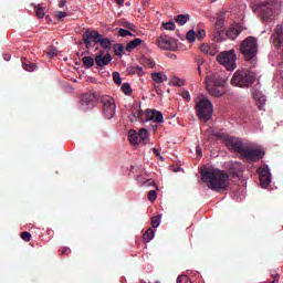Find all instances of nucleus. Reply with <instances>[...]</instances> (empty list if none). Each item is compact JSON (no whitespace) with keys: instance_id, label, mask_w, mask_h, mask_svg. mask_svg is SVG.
Here are the masks:
<instances>
[{"instance_id":"obj_57","label":"nucleus","mask_w":283,"mask_h":283,"mask_svg":"<svg viewBox=\"0 0 283 283\" xmlns=\"http://www.w3.org/2000/svg\"><path fill=\"white\" fill-rule=\"evenodd\" d=\"M196 151L198 156H202V148H200V146H197Z\"/></svg>"},{"instance_id":"obj_24","label":"nucleus","mask_w":283,"mask_h":283,"mask_svg":"<svg viewBox=\"0 0 283 283\" xmlns=\"http://www.w3.org/2000/svg\"><path fill=\"white\" fill-rule=\"evenodd\" d=\"M128 140L132 145H139L140 139L138 137V133L136 130L128 132Z\"/></svg>"},{"instance_id":"obj_12","label":"nucleus","mask_w":283,"mask_h":283,"mask_svg":"<svg viewBox=\"0 0 283 283\" xmlns=\"http://www.w3.org/2000/svg\"><path fill=\"white\" fill-rule=\"evenodd\" d=\"M157 45L161 50H176V41H174L171 36L165 34L157 39Z\"/></svg>"},{"instance_id":"obj_10","label":"nucleus","mask_w":283,"mask_h":283,"mask_svg":"<svg viewBox=\"0 0 283 283\" xmlns=\"http://www.w3.org/2000/svg\"><path fill=\"white\" fill-rule=\"evenodd\" d=\"M98 102V94L96 93H86L82 96L80 105L83 109H92Z\"/></svg>"},{"instance_id":"obj_15","label":"nucleus","mask_w":283,"mask_h":283,"mask_svg":"<svg viewBox=\"0 0 283 283\" xmlns=\"http://www.w3.org/2000/svg\"><path fill=\"white\" fill-rule=\"evenodd\" d=\"M258 174L261 187L266 189L271 185V172L266 168H259Z\"/></svg>"},{"instance_id":"obj_61","label":"nucleus","mask_w":283,"mask_h":283,"mask_svg":"<svg viewBox=\"0 0 283 283\" xmlns=\"http://www.w3.org/2000/svg\"><path fill=\"white\" fill-rule=\"evenodd\" d=\"M198 72H199V74H202V66H198Z\"/></svg>"},{"instance_id":"obj_23","label":"nucleus","mask_w":283,"mask_h":283,"mask_svg":"<svg viewBox=\"0 0 283 283\" xmlns=\"http://www.w3.org/2000/svg\"><path fill=\"white\" fill-rule=\"evenodd\" d=\"M143 44V40H140L139 38L134 39L133 41L128 42L126 45V52H132V50H136V48H138V45Z\"/></svg>"},{"instance_id":"obj_21","label":"nucleus","mask_w":283,"mask_h":283,"mask_svg":"<svg viewBox=\"0 0 283 283\" xmlns=\"http://www.w3.org/2000/svg\"><path fill=\"white\" fill-rule=\"evenodd\" d=\"M219 86H213L211 84H206V90L210 94V96H216L220 98L222 96V90L218 88Z\"/></svg>"},{"instance_id":"obj_19","label":"nucleus","mask_w":283,"mask_h":283,"mask_svg":"<svg viewBox=\"0 0 283 283\" xmlns=\"http://www.w3.org/2000/svg\"><path fill=\"white\" fill-rule=\"evenodd\" d=\"M200 51L203 54H208L209 56H216V54H218V50L216 49V44H202L200 46Z\"/></svg>"},{"instance_id":"obj_22","label":"nucleus","mask_w":283,"mask_h":283,"mask_svg":"<svg viewBox=\"0 0 283 283\" xmlns=\"http://www.w3.org/2000/svg\"><path fill=\"white\" fill-rule=\"evenodd\" d=\"M97 43L104 50H111L112 49V40H109L108 38H103L102 35H99V39L97 40Z\"/></svg>"},{"instance_id":"obj_41","label":"nucleus","mask_w":283,"mask_h":283,"mask_svg":"<svg viewBox=\"0 0 283 283\" xmlns=\"http://www.w3.org/2000/svg\"><path fill=\"white\" fill-rule=\"evenodd\" d=\"M46 54L48 56H50V59H53V56H56L59 54V50H56V48L51 46L46 50Z\"/></svg>"},{"instance_id":"obj_55","label":"nucleus","mask_w":283,"mask_h":283,"mask_svg":"<svg viewBox=\"0 0 283 283\" xmlns=\"http://www.w3.org/2000/svg\"><path fill=\"white\" fill-rule=\"evenodd\" d=\"M196 63H197L198 66H202L203 63H205V60L202 57H197Z\"/></svg>"},{"instance_id":"obj_49","label":"nucleus","mask_w":283,"mask_h":283,"mask_svg":"<svg viewBox=\"0 0 283 283\" xmlns=\"http://www.w3.org/2000/svg\"><path fill=\"white\" fill-rule=\"evenodd\" d=\"M163 27L165 30H170V31L176 30V23L174 22H166L163 24Z\"/></svg>"},{"instance_id":"obj_7","label":"nucleus","mask_w":283,"mask_h":283,"mask_svg":"<svg viewBox=\"0 0 283 283\" xmlns=\"http://www.w3.org/2000/svg\"><path fill=\"white\" fill-rule=\"evenodd\" d=\"M221 140L226 145L229 151H234V154H241L244 148V143L239 137H233L230 135H221Z\"/></svg>"},{"instance_id":"obj_46","label":"nucleus","mask_w":283,"mask_h":283,"mask_svg":"<svg viewBox=\"0 0 283 283\" xmlns=\"http://www.w3.org/2000/svg\"><path fill=\"white\" fill-rule=\"evenodd\" d=\"M113 81L116 83V85H120V83H123L119 72H113Z\"/></svg>"},{"instance_id":"obj_33","label":"nucleus","mask_w":283,"mask_h":283,"mask_svg":"<svg viewBox=\"0 0 283 283\" xmlns=\"http://www.w3.org/2000/svg\"><path fill=\"white\" fill-rule=\"evenodd\" d=\"M176 23H178L179 25H185V23H187V21H189V14H178L175 18Z\"/></svg>"},{"instance_id":"obj_39","label":"nucleus","mask_w":283,"mask_h":283,"mask_svg":"<svg viewBox=\"0 0 283 283\" xmlns=\"http://www.w3.org/2000/svg\"><path fill=\"white\" fill-rule=\"evenodd\" d=\"M114 51L116 56H120L123 52H125V46H123V44H116Z\"/></svg>"},{"instance_id":"obj_31","label":"nucleus","mask_w":283,"mask_h":283,"mask_svg":"<svg viewBox=\"0 0 283 283\" xmlns=\"http://www.w3.org/2000/svg\"><path fill=\"white\" fill-rule=\"evenodd\" d=\"M119 25H122V28H126V30H130V32H136V24L132 23V22H127L125 20H120Z\"/></svg>"},{"instance_id":"obj_11","label":"nucleus","mask_w":283,"mask_h":283,"mask_svg":"<svg viewBox=\"0 0 283 283\" xmlns=\"http://www.w3.org/2000/svg\"><path fill=\"white\" fill-rule=\"evenodd\" d=\"M82 39L84 41L85 48L90 50L92 48V42L95 44H98V39H101V33L98 31L93 30V31H85L82 35Z\"/></svg>"},{"instance_id":"obj_2","label":"nucleus","mask_w":283,"mask_h":283,"mask_svg":"<svg viewBox=\"0 0 283 283\" xmlns=\"http://www.w3.org/2000/svg\"><path fill=\"white\" fill-rule=\"evenodd\" d=\"M255 83V72L251 70H238L231 78V85L235 87H249Z\"/></svg>"},{"instance_id":"obj_17","label":"nucleus","mask_w":283,"mask_h":283,"mask_svg":"<svg viewBox=\"0 0 283 283\" xmlns=\"http://www.w3.org/2000/svg\"><path fill=\"white\" fill-rule=\"evenodd\" d=\"M224 83H227V78L220 75H213L207 78L206 84L212 85L214 87H224Z\"/></svg>"},{"instance_id":"obj_53","label":"nucleus","mask_w":283,"mask_h":283,"mask_svg":"<svg viewBox=\"0 0 283 283\" xmlns=\"http://www.w3.org/2000/svg\"><path fill=\"white\" fill-rule=\"evenodd\" d=\"M181 96H182V98H185V101H191V95L189 94L188 91H184L181 93Z\"/></svg>"},{"instance_id":"obj_9","label":"nucleus","mask_w":283,"mask_h":283,"mask_svg":"<svg viewBox=\"0 0 283 283\" xmlns=\"http://www.w3.org/2000/svg\"><path fill=\"white\" fill-rule=\"evenodd\" d=\"M260 11L262 21H272L273 19V3L271 2H260L253 7V11Z\"/></svg>"},{"instance_id":"obj_40","label":"nucleus","mask_w":283,"mask_h":283,"mask_svg":"<svg viewBox=\"0 0 283 283\" xmlns=\"http://www.w3.org/2000/svg\"><path fill=\"white\" fill-rule=\"evenodd\" d=\"M186 39L190 43H193V41H196V31H193V30L188 31L186 34Z\"/></svg>"},{"instance_id":"obj_8","label":"nucleus","mask_w":283,"mask_h":283,"mask_svg":"<svg viewBox=\"0 0 283 283\" xmlns=\"http://www.w3.org/2000/svg\"><path fill=\"white\" fill-rule=\"evenodd\" d=\"M101 101L105 118H107V120H112V118H114V115L116 114V102L114 101V97L109 95H104L102 96Z\"/></svg>"},{"instance_id":"obj_35","label":"nucleus","mask_w":283,"mask_h":283,"mask_svg":"<svg viewBox=\"0 0 283 283\" xmlns=\"http://www.w3.org/2000/svg\"><path fill=\"white\" fill-rule=\"evenodd\" d=\"M130 74H137L138 76H145V71L142 69V66H133L129 71Z\"/></svg>"},{"instance_id":"obj_42","label":"nucleus","mask_w":283,"mask_h":283,"mask_svg":"<svg viewBox=\"0 0 283 283\" xmlns=\"http://www.w3.org/2000/svg\"><path fill=\"white\" fill-rule=\"evenodd\" d=\"M171 84L175 87H182V85H185V81L180 80L179 77H172Z\"/></svg>"},{"instance_id":"obj_3","label":"nucleus","mask_w":283,"mask_h":283,"mask_svg":"<svg viewBox=\"0 0 283 283\" xmlns=\"http://www.w3.org/2000/svg\"><path fill=\"white\" fill-rule=\"evenodd\" d=\"M239 50L244 56L245 61L253 63L258 56V39L253 36L245 38L241 42Z\"/></svg>"},{"instance_id":"obj_25","label":"nucleus","mask_w":283,"mask_h":283,"mask_svg":"<svg viewBox=\"0 0 283 283\" xmlns=\"http://www.w3.org/2000/svg\"><path fill=\"white\" fill-rule=\"evenodd\" d=\"M22 67L25 72H34L36 70V64L28 61L27 59L22 60Z\"/></svg>"},{"instance_id":"obj_4","label":"nucleus","mask_w":283,"mask_h":283,"mask_svg":"<svg viewBox=\"0 0 283 283\" xmlns=\"http://www.w3.org/2000/svg\"><path fill=\"white\" fill-rule=\"evenodd\" d=\"M217 61L220 63V65H223L226 70L229 72H233L235 67H238V64L235 61H238V55H235V50L230 51H223L219 55H217Z\"/></svg>"},{"instance_id":"obj_13","label":"nucleus","mask_w":283,"mask_h":283,"mask_svg":"<svg viewBox=\"0 0 283 283\" xmlns=\"http://www.w3.org/2000/svg\"><path fill=\"white\" fill-rule=\"evenodd\" d=\"M270 41L274 45V48L276 50H280V48L283 49V31H282V25H277L275 28V31L272 34Z\"/></svg>"},{"instance_id":"obj_28","label":"nucleus","mask_w":283,"mask_h":283,"mask_svg":"<svg viewBox=\"0 0 283 283\" xmlns=\"http://www.w3.org/2000/svg\"><path fill=\"white\" fill-rule=\"evenodd\" d=\"M151 78L155 83H165V81H167V75L160 72L153 73Z\"/></svg>"},{"instance_id":"obj_58","label":"nucleus","mask_w":283,"mask_h":283,"mask_svg":"<svg viewBox=\"0 0 283 283\" xmlns=\"http://www.w3.org/2000/svg\"><path fill=\"white\" fill-rule=\"evenodd\" d=\"M150 129H151V132H157V129H158V125H150Z\"/></svg>"},{"instance_id":"obj_27","label":"nucleus","mask_w":283,"mask_h":283,"mask_svg":"<svg viewBox=\"0 0 283 283\" xmlns=\"http://www.w3.org/2000/svg\"><path fill=\"white\" fill-rule=\"evenodd\" d=\"M211 36H212L213 41H217V43H219L220 41H222L224 39V31L213 29Z\"/></svg>"},{"instance_id":"obj_30","label":"nucleus","mask_w":283,"mask_h":283,"mask_svg":"<svg viewBox=\"0 0 283 283\" xmlns=\"http://www.w3.org/2000/svg\"><path fill=\"white\" fill-rule=\"evenodd\" d=\"M82 63L85 65V67H94V63H96L95 57L92 56H84L82 59Z\"/></svg>"},{"instance_id":"obj_26","label":"nucleus","mask_w":283,"mask_h":283,"mask_svg":"<svg viewBox=\"0 0 283 283\" xmlns=\"http://www.w3.org/2000/svg\"><path fill=\"white\" fill-rule=\"evenodd\" d=\"M226 36H228V39H230L231 41H235V39L240 36V30L235 28L229 29L228 31H226Z\"/></svg>"},{"instance_id":"obj_20","label":"nucleus","mask_w":283,"mask_h":283,"mask_svg":"<svg viewBox=\"0 0 283 283\" xmlns=\"http://www.w3.org/2000/svg\"><path fill=\"white\" fill-rule=\"evenodd\" d=\"M252 96L254 101L258 103L259 109H262V105L266 103V96L262 95V92L258 90L253 91Z\"/></svg>"},{"instance_id":"obj_45","label":"nucleus","mask_w":283,"mask_h":283,"mask_svg":"<svg viewBox=\"0 0 283 283\" xmlns=\"http://www.w3.org/2000/svg\"><path fill=\"white\" fill-rule=\"evenodd\" d=\"M118 35L119 36H136L134 33H132L130 31L126 30V29H119L118 30Z\"/></svg>"},{"instance_id":"obj_29","label":"nucleus","mask_w":283,"mask_h":283,"mask_svg":"<svg viewBox=\"0 0 283 283\" xmlns=\"http://www.w3.org/2000/svg\"><path fill=\"white\" fill-rule=\"evenodd\" d=\"M154 235H156V231L151 228H148L143 238L146 242H151L154 240Z\"/></svg>"},{"instance_id":"obj_43","label":"nucleus","mask_w":283,"mask_h":283,"mask_svg":"<svg viewBox=\"0 0 283 283\" xmlns=\"http://www.w3.org/2000/svg\"><path fill=\"white\" fill-rule=\"evenodd\" d=\"M122 92H124L126 96H129L132 94V86L128 83H124L122 85Z\"/></svg>"},{"instance_id":"obj_36","label":"nucleus","mask_w":283,"mask_h":283,"mask_svg":"<svg viewBox=\"0 0 283 283\" xmlns=\"http://www.w3.org/2000/svg\"><path fill=\"white\" fill-rule=\"evenodd\" d=\"M137 136L139 138V143H143V140H147V136H149V133L147 132V129L140 128Z\"/></svg>"},{"instance_id":"obj_48","label":"nucleus","mask_w":283,"mask_h":283,"mask_svg":"<svg viewBox=\"0 0 283 283\" xmlns=\"http://www.w3.org/2000/svg\"><path fill=\"white\" fill-rule=\"evenodd\" d=\"M177 283H191L188 275H179L177 277Z\"/></svg>"},{"instance_id":"obj_32","label":"nucleus","mask_w":283,"mask_h":283,"mask_svg":"<svg viewBox=\"0 0 283 283\" xmlns=\"http://www.w3.org/2000/svg\"><path fill=\"white\" fill-rule=\"evenodd\" d=\"M213 30L224 31V15H219Z\"/></svg>"},{"instance_id":"obj_54","label":"nucleus","mask_w":283,"mask_h":283,"mask_svg":"<svg viewBox=\"0 0 283 283\" xmlns=\"http://www.w3.org/2000/svg\"><path fill=\"white\" fill-rule=\"evenodd\" d=\"M153 153L155 154V156H157V158L164 160L163 156H160V150H158V148H153Z\"/></svg>"},{"instance_id":"obj_37","label":"nucleus","mask_w":283,"mask_h":283,"mask_svg":"<svg viewBox=\"0 0 283 283\" xmlns=\"http://www.w3.org/2000/svg\"><path fill=\"white\" fill-rule=\"evenodd\" d=\"M34 8H35V15L38 17V19H43V17H45V11L43 10V7L38 4Z\"/></svg>"},{"instance_id":"obj_6","label":"nucleus","mask_w":283,"mask_h":283,"mask_svg":"<svg viewBox=\"0 0 283 283\" xmlns=\"http://www.w3.org/2000/svg\"><path fill=\"white\" fill-rule=\"evenodd\" d=\"M196 112L200 120L207 123V120H209L213 114V104H211V101L202 98L197 103Z\"/></svg>"},{"instance_id":"obj_47","label":"nucleus","mask_w":283,"mask_h":283,"mask_svg":"<svg viewBox=\"0 0 283 283\" xmlns=\"http://www.w3.org/2000/svg\"><path fill=\"white\" fill-rule=\"evenodd\" d=\"M20 237L24 240V242H30V240H32V234L28 231L21 232Z\"/></svg>"},{"instance_id":"obj_5","label":"nucleus","mask_w":283,"mask_h":283,"mask_svg":"<svg viewBox=\"0 0 283 283\" xmlns=\"http://www.w3.org/2000/svg\"><path fill=\"white\" fill-rule=\"evenodd\" d=\"M264 150L258 147L243 146L240 158L245 160V163H258V160H262L264 158Z\"/></svg>"},{"instance_id":"obj_38","label":"nucleus","mask_w":283,"mask_h":283,"mask_svg":"<svg viewBox=\"0 0 283 283\" xmlns=\"http://www.w3.org/2000/svg\"><path fill=\"white\" fill-rule=\"evenodd\" d=\"M153 229H158L160 227V216L153 217L150 220Z\"/></svg>"},{"instance_id":"obj_59","label":"nucleus","mask_w":283,"mask_h":283,"mask_svg":"<svg viewBox=\"0 0 283 283\" xmlns=\"http://www.w3.org/2000/svg\"><path fill=\"white\" fill-rule=\"evenodd\" d=\"M115 3H117V6H123L125 3V0H115Z\"/></svg>"},{"instance_id":"obj_50","label":"nucleus","mask_w":283,"mask_h":283,"mask_svg":"<svg viewBox=\"0 0 283 283\" xmlns=\"http://www.w3.org/2000/svg\"><path fill=\"white\" fill-rule=\"evenodd\" d=\"M195 36L199 40H202L203 36H207V31L205 30H198L197 33H195Z\"/></svg>"},{"instance_id":"obj_18","label":"nucleus","mask_w":283,"mask_h":283,"mask_svg":"<svg viewBox=\"0 0 283 283\" xmlns=\"http://www.w3.org/2000/svg\"><path fill=\"white\" fill-rule=\"evenodd\" d=\"M143 116H145V113H143V109H140L139 106H135L132 108V115L128 117L130 123H136V120H139L143 123Z\"/></svg>"},{"instance_id":"obj_52","label":"nucleus","mask_w":283,"mask_h":283,"mask_svg":"<svg viewBox=\"0 0 283 283\" xmlns=\"http://www.w3.org/2000/svg\"><path fill=\"white\" fill-rule=\"evenodd\" d=\"M60 252L61 255H70L72 253V250H70V248H62Z\"/></svg>"},{"instance_id":"obj_16","label":"nucleus","mask_w":283,"mask_h":283,"mask_svg":"<svg viewBox=\"0 0 283 283\" xmlns=\"http://www.w3.org/2000/svg\"><path fill=\"white\" fill-rule=\"evenodd\" d=\"M146 120H151L153 123H165V117L163 113L156 109H146Z\"/></svg>"},{"instance_id":"obj_14","label":"nucleus","mask_w":283,"mask_h":283,"mask_svg":"<svg viewBox=\"0 0 283 283\" xmlns=\"http://www.w3.org/2000/svg\"><path fill=\"white\" fill-rule=\"evenodd\" d=\"M109 63H112V54H105V51L103 50L95 54V64L97 67H105L106 65H109Z\"/></svg>"},{"instance_id":"obj_62","label":"nucleus","mask_w":283,"mask_h":283,"mask_svg":"<svg viewBox=\"0 0 283 283\" xmlns=\"http://www.w3.org/2000/svg\"><path fill=\"white\" fill-rule=\"evenodd\" d=\"M10 57V55H7L4 59H6V61H8V59Z\"/></svg>"},{"instance_id":"obj_1","label":"nucleus","mask_w":283,"mask_h":283,"mask_svg":"<svg viewBox=\"0 0 283 283\" xmlns=\"http://www.w3.org/2000/svg\"><path fill=\"white\" fill-rule=\"evenodd\" d=\"M202 182L208 184L212 191H227L229 189V174L218 168L207 167L200 170Z\"/></svg>"},{"instance_id":"obj_56","label":"nucleus","mask_w":283,"mask_h":283,"mask_svg":"<svg viewBox=\"0 0 283 283\" xmlns=\"http://www.w3.org/2000/svg\"><path fill=\"white\" fill-rule=\"evenodd\" d=\"M66 3H67V0H60L59 8H65Z\"/></svg>"},{"instance_id":"obj_63","label":"nucleus","mask_w":283,"mask_h":283,"mask_svg":"<svg viewBox=\"0 0 283 283\" xmlns=\"http://www.w3.org/2000/svg\"><path fill=\"white\" fill-rule=\"evenodd\" d=\"M216 1H218V0H212L213 3H216Z\"/></svg>"},{"instance_id":"obj_60","label":"nucleus","mask_w":283,"mask_h":283,"mask_svg":"<svg viewBox=\"0 0 283 283\" xmlns=\"http://www.w3.org/2000/svg\"><path fill=\"white\" fill-rule=\"evenodd\" d=\"M271 277H273V280H279L280 275H277V274H271Z\"/></svg>"},{"instance_id":"obj_44","label":"nucleus","mask_w":283,"mask_h":283,"mask_svg":"<svg viewBox=\"0 0 283 283\" xmlns=\"http://www.w3.org/2000/svg\"><path fill=\"white\" fill-rule=\"evenodd\" d=\"M147 198L150 202H156V199L158 198V192H156V190H150L148 191Z\"/></svg>"},{"instance_id":"obj_34","label":"nucleus","mask_w":283,"mask_h":283,"mask_svg":"<svg viewBox=\"0 0 283 283\" xmlns=\"http://www.w3.org/2000/svg\"><path fill=\"white\" fill-rule=\"evenodd\" d=\"M140 63L142 65H144L145 67H155L156 66V63H154V61H151V59H148V57H142L140 59Z\"/></svg>"},{"instance_id":"obj_51","label":"nucleus","mask_w":283,"mask_h":283,"mask_svg":"<svg viewBox=\"0 0 283 283\" xmlns=\"http://www.w3.org/2000/svg\"><path fill=\"white\" fill-rule=\"evenodd\" d=\"M55 17H56L60 21H62V19H65V17H67V12H65V11H57V12H55Z\"/></svg>"}]
</instances>
